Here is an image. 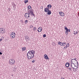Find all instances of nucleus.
<instances>
[{
    "instance_id": "aec40b11",
    "label": "nucleus",
    "mask_w": 79,
    "mask_h": 79,
    "mask_svg": "<svg viewBox=\"0 0 79 79\" xmlns=\"http://www.w3.org/2000/svg\"><path fill=\"white\" fill-rule=\"evenodd\" d=\"M27 8H28V9H32V7H31V6H29V5L27 7Z\"/></svg>"
},
{
    "instance_id": "7ed1b4c3",
    "label": "nucleus",
    "mask_w": 79,
    "mask_h": 79,
    "mask_svg": "<svg viewBox=\"0 0 79 79\" xmlns=\"http://www.w3.org/2000/svg\"><path fill=\"white\" fill-rule=\"evenodd\" d=\"M9 63L10 64H11V65H13V64H15L14 63H15V61L14 59L12 60L11 59H10L9 60Z\"/></svg>"
},
{
    "instance_id": "ea45409f",
    "label": "nucleus",
    "mask_w": 79,
    "mask_h": 79,
    "mask_svg": "<svg viewBox=\"0 0 79 79\" xmlns=\"http://www.w3.org/2000/svg\"><path fill=\"white\" fill-rule=\"evenodd\" d=\"M32 15H33V16H34L35 17V15L34 14H32Z\"/></svg>"
},
{
    "instance_id": "1a4fd4ad",
    "label": "nucleus",
    "mask_w": 79,
    "mask_h": 79,
    "mask_svg": "<svg viewBox=\"0 0 79 79\" xmlns=\"http://www.w3.org/2000/svg\"><path fill=\"white\" fill-rule=\"evenodd\" d=\"M59 13L61 16H64V13L62 12H59Z\"/></svg>"
},
{
    "instance_id": "39448f33",
    "label": "nucleus",
    "mask_w": 79,
    "mask_h": 79,
    "mask_svg": "<svg viewBox=\"0 0 79 79\" xmlns=\"http://www.w3.org/2000/svg\"><path fill=\"white\" fill-rule=\"evenodd\" d=\"M10 37L11 39H14L15 37V33L12 32L10 35Z\"/></svg>"
},
{
    "instance_id": "a878e982",
    "label": "nucleus",
    "mask_w": 79,
    "mask_h": 79,
    "mask_svg": "<svg viewBox=\"0 0 79 79\" xmlns=\"http://www.w3.org/2000/svg\"><path fill=\"white\" fill-rule=\"evenodd\" d=\"M66 45L67 47H69V43L67 44Z\"/></svg>"
},
{
    "instance_id": "2f4dec72",
    "label": "nucleus",
    "mask_w": 79,
    "mask_h": 79,
    "mask_svg": "<svg viewBox=\"0 0 79 79\" xmlns=\"http://www.w3.org/2000/svg\"><path fill=\"white\" fill-rule=\"evenodd\" d=\"M67 31L68 32H70V29H68V30H67Z\"/></svg>"
},
{
    "instance_id": "c03bdc74",
    "label": "nucleus",
    "mask_w": 79,
    "mask_h": 79,
    "mask_svg": "<svg viewBox=\"0 0 79 79\" xmlns=\"http://www.w3.org/2000/svg\"><path fill=\"white\" fill-rule=\"evenodd\" d=\"M78 16H79V13H78Z\"/></svg>"
},
{
    "instance_id": "412c9836",
    "label": "nucleus",
    "mask_w": 79,
    "mask_h": 79,
    "mask_svg": "<svg viewBox=\"0 0 79 79\" xmlns=\"http://www.w3.org/2000/svg\"><path fill=\"white\" fill-rule=\"evenodd\" d=\"M33 9H31L30 10V11L29 10V12L31 13H32L33 12Z\"/></svg>"
},
{
    "instance_id": "4be33fe9",
    "label": "nucleus",
    "mask_w": 79,
    "mask_h": 79,
    "mask_svg": "<svg viewBox=\"0 0 79 79\" xmlns=\"http://www.w3.org/2000/svg\"><path fill=\"white\" fill-rule=\"evenodd\" d=\"M64 30H66V31H68V29L67 28V27H64Z\"/></svg>"
},
{
    "instance_id": "f3484780",
    "label": "nucleus",
    "mask_w": 79,
    "mask_h": 79,
    "mask_svg": "<svg viewBox=\"0 0 79 79\" xmlns=\"http://www.w3.org/2000/svg\"><path fill=\"white\" fill-rule=\"evenodd\" d=\"M25 39L26 40H29V37L27 36H26L25 37Z\"/></svg>"
},
{
    "instance_id": "e433bc0d",
    "label": "nucleus",
    "mask_w": 79,
    "mask_h": 79,
    "mask_svg": "<svg viewBox=\"0 0 79 79\" xmlns=\"http://www.w3.org/2000/svg\"><path fill=\"white\" fill-rule=\"evenodd\" d=\"M69 70H71V68H69L68 69Z\"/></svg>"
},
{
    "instance_id": "a19ab883",
    "label": "nucleus",
    "mask_w": 79,
    "mask_h": 79,
    "mask_svg": "<svg viewBox=\"0 0 79 79\" xmlns=\"http://www.w3.org/2000/svg\"><path fill=\"white\" fill-rule=\"evenodd\" d=\"M0 55H2V53L0 52Z\"/></svg>"
},
{
    "instance_id": "5701e85b",
    "label": "nucleus",
    "mask_w": 79,
    "mask_h": 79,
    "mask_svg": "<svg viewBox=\"0 0 79 79\" xmlns=\"http://www.w3.org/2000/svg\"><path fill=\"white\" fill-rule=\"evenodd\" d=\"M33 29L34 31H36V30H37V28L35 27H34L33 28Z\"/></svg>"
},
{
    "instance_id": "f704fd0d",
    "label": "nucleus",
    "mask_w": 79,
    "mask_h": 79,
    "mask_svg": "<svg viewBox=\"0 0 79 79\" xmlns=\"http://www.w3.org/2000/svg\"><path fill=\"white\" fill-rule=\"evenodd\" d=\"M40 8L41 9H43V6H41L40 7Z\"/></svg>"
},
{
    "instance_id": "a18cd8bd",
    "label": "nucleus",
    "mask_w": 79,
    "mask_h": 79,
    "mask_svg": "<svg viewBox=\"0 0 79 79\" xmlns=\"http://www.w3.org/2000/svg\"><path fill=\"white\" fill-rule=\"evenodd\" d=\"M74 68H76V67H75Z\"/></svg>"
},
{
    "instance_id": "49530a36",
    "label": "nucleus",
    "mask_w": 79,
    "mask_h": 79,
    "mask_svg": "<svg viewBox=\"0 0 79 79\" xmlns=\"http://www.w3.org/2000/svg\"><path fill=\"white\" fill-rule=\"evenodd\" d=\"M61 1H63V0H61Z\"/></svg>"
},
{
    "instance_id": "473e14b6",
    "label": "nucleus",
    "mask_w": 79,
    "mask_h": 79,
    "mask_svg": "<svg viewBox=\"0 0 79 79\" xmlns=\"http://www.w3.org/2000/svg\"><path fill=\"white\" fill-rule=\"evenodd\" d=\"M31 16L33 14H34V12H32L31 13Z\"/></svg>"
},
{
    "instance_id": "bb28decb",
    "label": "nucleus",
    "mask_w": 79,
    "mask_h": 79,
    "mask_svg": "<svg viewBox=\"0 0 79 79\" xmlns=\"http://www.w3.org/2000/svg\"><path fill=\"white\" fill-rule=\"evenodd\" d=\"M65 34L66 35H68V31H65Z\"/></svg>"
},
{
    "instance_id": "72a5a7b5",
    "label": "nucleus",
    "mask_w": 79,
    "mask_h": 79,
    "mask_svg": "<svg viewBox=\"0 0 79 79\" xmlns=\"http://www.w3.org/2000/svg\"><path fill=\"white\" fill-rule=\"evenodd\" d=\"M63 49L64 50H66V47H64Z\"/></svg>"
},
{
    "instance_id": "58836bf2",
    "label": "nucleus",
    "mask_w": 79,
    "mask_h": 79,
    "mask_svg": "<svg viewBox=\"0 0 79 79\" xmlns=\"http://www.w3.org/2000/svg\"><path fill=\"white\" fill-rule=\"evenodd\" d=\"M32 15H33V16H34L35 17V15L34 14H32Z\"/></svg>"
},
{
    "instance_id": "b1692460",
    "label": "nucleus",
    "mask_w": 79,
    "mask_h": 79,
    "mask_svg": "<svg viewBox=\"0 0 79 79\" xmlns=\"http://www.w3.org/2000/svg\"><path fill=\"white\" fill-rule=\"evenodd\" d=\"M3 39H4L3 37H2L1 38V39H0V42H1V41H2V40H3Z\"/></svg>"
},
{
    "instance_id": "f8f14e48",
    "label": "nucleus",
    "mask_w": 79,
    "mask_h": 79,
    "mask_svg": "<svg viewBox=\"0 0 79 79\" xmlns=\"http://www.w3.org/2000/svg\"><path fill=\"white\" fill-rule=\"evenodd\" d=\"M44 58L46 60H48V56L46 54H45L44 56Z\"/></svg>"
},
{
    "instance_id": "dca6fc26",
    "label": "nucleus",
    "mask_w": 79,
    "mask_h": 79,
    "mask_svg": "<svg viewBox=\"0 0 79 79\" xmlns=\"http://www.w3.org/2000/svg\"><path fill=\"white\" fill-rule=\"evenodd\" d=\"M22 52H23V51H25L26 50V47H24L23 48H22Z\"/></svg>"
},
{
    "instance_id": "6ab92c4d",
    "label": "nucleus",
    "mask_w": 79,
    "mask_h": 79,
    "mask_svg": "<svg viewBox=\"0 0 79 79\" xmlns=\"http://www.w3.org/2000/svg\"><path fill=\"white\" fill-rule=\"evenodd\" d=\"M77 34V31H74L73 32V34H75V35H76V34Z\"/></svg>"
},
{
    "instance_id": "c9c22d12",
    "label": "nucleus",
    "mask_w": 79,
    "mask_h": 79,
    "mask_svg": "<svg viewBox=\"0 0 79 79\" xmlns=\"http://www.w3.org/2000/svg\"><path fill=\"white\" fill-rule=\"evenodd\" d=\"M76 68H75V69H77V68H78V66H76Z\"/></svg>"
},
{
    "instance_id": "37998d69",
    "label": "nucleus",
    "mask_w": 79,
    "mask_h": 79,
    "mask_svg": "<svg viewBox=\"0 0 79 79\" xmlns=\"http://www.w3.org/2000/svg\"><path fill=\"white\" fill-rule=\"evenodd\" d=\"M65 47H66L65 48H66V49L67 47H66V46Z\"/></svg>"
},
{
    "instance_id": "2eb2a0df",
    "label": "nucleus",
    "mask_w": 79,
    "mask_h": 79,
    "mask_svg": "<svg viewBox=\"0 0 79 79\" xmlns=\"http://www.w3.org/2000/svg\"><path fill=\"white\" fill-rule=\"evenodd\" d=\"M25 16V17L26 18H28V17L29 18V17H30V16H29V15H28V14H26V15Z\"/></svg>"
},
{
    "instance_id": "f257e3e1",
    "label": "nucleus",
    "mask_w": 79,
    "mask_h": 79,
    "mask_svg": "<svg viewBox=\"0 0 79 79\" xmlns=\"http://www.w3.org/2000/svg\"><path fill=\"white\" fill-rule=\"evenodd\" d=\"M35 51L33 50H30L27 54V57L28 60L32 59L34 57Z\"/></svg>"
},
{
    "instance_id": "4c0bfd02",
    "label": "nucleus",
    "mask_w": 79,
    "mask_h": 79,
    "mask_svg": "<svg viewBox=\"0 0 79 79\" xmlns=\"http://www.w3.org/2000/svg\"><path fill=\"white\" fill-rule=\"evenodd\" d=\"M31 27V28H32V27H33V26H32V25H31L30 26Z\"/></svg>"
},
{
    "instance_id": "423d86ee",
    "label": "nucleus",
    "mask_w": 79,
    "mask_h": 79,
    "mask_svg": "<svg viewBox=\"0 0 79 79\" xmlns=\"http://www.w3.org/2000/svg\"><path fill=\"white\" fill-rule=\"evenodd\" d=\"M70 66L73 69H76L74 68V67H76V66L75 65V64L71 63Z\"/></svg>"
},
{
    "instance_id": "393cba45",
    "label": "nucleus",
    "mask_w": 79,
    "mask_h": 79,
    "mask_svg": "<svg viewBox=\"0 0 79 79\" xmlns=\"http://www.w3.org/2000/svg\"><path fill=\"white\" fill-rule=\"evenodd\" d=\"M28 2V0H25L24 1L25 3H27Z\"/></svg>"
},
{
    "instance_id": "a211bd4d",
    "label": "nucleus",
    "mask_w": 79,
    "mask_h": 79,
    "mask_svg": "<svg viewBox=\"0 0 79 79\" xmlns=\"http://www.w3.org/2000/svg\"><path fill=\"white\" fill-rule=\"evenodd\" d=\"M66 43L65 42L62 43L63 46H65V45H66Z\"/></svg>"
},
{
    "instance_id": "cd10ccee",
    "label": "nucleus",
    "mask_w": 79,
    "mask_h": 79,
    "mask_svg": "<svg viewBox=\"0 0 79 79\" xmlns=\"http://www.w3.org/2000/svg\"><path fill=\"white\" fill-rule=\"evenodd\" d=\"M27 22H28V20H26L25 21V24H27Z\"/></svg>"
},
{
    "instance_id": "f03ea898",
    "label": "nucleus",
    "mask_w": 79,
    "mask_h": 79,
    "mask_svg": "<svg viewBox=\"0 0 79 79\" xmlns=\"http://www.w3.org/2000/svg\"><path fill=\"white\" fill-rule=\"evenodd\" d=\"M76 58H75L74 59H72L71 63H74V64H77V66H78V62L76 60Z\"/></svg>"
},
{
    "instance_id": "6e6552de",
    "label": "nucleus",
    "mask_w": 79,
    "mask_h": 79,
    "mask_svg": "<svg viewBox=\"0 0 79 79\" xmlns=\"http://www.w3.org/2000/svg\"><path fill=\"white\" fill-rule=\"evenodd\" d=\"M5 32H6L5 31V29L2 28H0V33L5 34Z\"/></svg>"
},
{
    "instance_id": "79ce46f5",
    "label": "nucleus",
    "mask_w": 79,
    "mask_h": 79,
    "mask_svg": "<svg viewBox=\"0 0 79 79\" xmlns=\"http://www.w3.org/2000/svg\"><path fill=\"white\" fill-rule=\"evenodd\" d=\"M61 79H64V78L63 77H61Z\"/></svg>"
},
{
    "instance_id": "c85d7f7f",
    "label": "nucleus",
    "mask_w": 79,
    "mask_h": 79,
    "mask_svg": "<svg viewBox=\"0 0 79 79\" xmlns=\"http://www.w3.org/2000/svg\"><path fill=\"white\" fill-rule=\"evenodd\" d=\"M16 68L15 67L14 68L13 71H16Z\"/></svg>"
},
{
    "instance_id": "ddd939ff",
    "label": "nucleus",
    "mask_w": 79,
    "mask_h": 79,
    "mask_svg": "<svg viewBox=\"0 0 79 79\" xmlns=\"http://www.w3.org/2000/svg\"><path fill=\"white\" fill-rule=\"evenodd\" d=\"M29 10L28 9V13L27 12V13H26L25 14L24 16H26V14H28V15H31V13H30L29 12Z\"/></svg>"
},
{
    "instance_id": "c756f323",
    "label": "nucleus",
    "mask_w": 79,
    "mask_h": 79,
    "mask_svg": "<svg viewBox=\"0 0 79 79\" xmlns=\"http://www.w3.org/2000/svg\"><path fill=\"white\" fill-rule=\"evenodd\" d=\"M35 62V60H33L32 61V63H34V62Z\"/></svg>"
},
{
    "instance_id": "9d476101",
    "label": "nucleus",
    "mask_w": 79,
    "mask_h": 79,
    "mask_svg": "<svg viewBox=\"0 0 79 79\" xmlns=\"http://www.w3.org/2000/svg\"><path fill=\"white\" fill-rule=\"evenodd\" d=\"M42 31V27H40L38 28V31L39 32H40Z\"/></svg>"
},
{
    "instance_id": "7c9ffc66",
    "label": "nucleus",
    "mask_w": 79,
    "mask_h": 79,
    "mask_svg": "<svg viewBox=\"0 0 79 79\" xmlns=\"http://www.w3.org/2000/svg\"><path fill=\"white\" fill-rule=\"evenodd\" d=\"M43 37H46V35L45 34H44L43 35Z\"/></svg>"
},
{
    "instance_id": "4468645a",
    "label": "nucleus",
    "mask_w": 79,
    "mask_h": 79,
    "mask_svg": "<svg viewBox=\"0 0 79 79\" xmlns=\"http://www.w3.org/2000/svg\"><path fill=\"white\" fill-rule=\"evenodd\" d=\"M58 45H61V46H63L62 43L61 42L59 41L58 43Z\"/></svg>"
},
{
    "instance_id": "0eeeda50",
    "label": "nucleus",
    "mask_w": 79,
    "mask_h": 79,
    "mask_svg": "<svg viewBox=\"0 0 79 79\" xmlns=\"http://www.w3.org/2000/svg\"><path fill=\"white\" fill-rule=\"evenodd\" d=\"M44 12H46V13L47 12V14L48 15H50V14L52 13V12L50 10H44Z\"/></svg>"
},
{
    "instance_id": "9b49d317",
    "label": "nucleus",
    "mask_w": 79,
    "mask_h": 79,
    "mask_svg": "<svg viewBox=\"0 0 79 79\" xmlns=\"http://www.w3.org/2000/svg\"><path fill=\"white\" fill-rule=\"evenodd\" d=\"M70 64L68 62H67L65 64V66L67 67V68H68Z\"/></svg>"
},
{
    "instance_id": "20e7f679",
    "label": "nucleus",
    "mask_w": 79,
    "mask_h": 79,
    "mask_svg": "<svg viewBox=\"0 0 79 79\" xmlns=\"http://www.w3.org/2000/svg\"><path fill=\"white\" fill-rule=\"evenodd\" d=\"M52 5L49 4L47 6V7L45 8L44 10H45L46 11H47V10H49V9H50V8H52Z\"/></svg>"
}]
</instances>
